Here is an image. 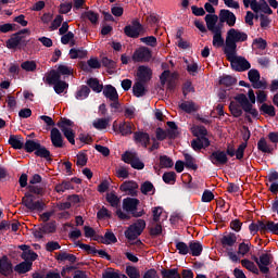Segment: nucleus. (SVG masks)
I'll return each mask as SVG.
<instances>
[{"label":"nucleus","instance_id":"nucleus-44","mask_svg":"<svg viewBox=\"0 0 278 278\" xmlns=\"http://www.w3.org/2000/svg\"><path fill=\"white\" fill-rule=\"evenodd\" d=\"M161 276L163 278H181V274H179L178 268H172V269L163 268L161 270Z\"/></svg>","mask_w":278,"mask_h":278},{"label":"nucleus","instance_id":"nucleus-26","mask_svg":"<svg viewBox=\"0 0 278 278\" xmlns=\"http://www.w3.org/2000/svg\"><path fill=\"white\" fill-rule=\"evenodd\" d=\"M257 149L258 151H261V153H267V155H273V153H275V149H277V146L271 147L270 143H268V141L262 137L258 141H257Z\"/></svg>","mask_w":278,"mask_h":278},{"label":"nucleus","instance_id":"nucleus-1","mask_svg":"<svg viewBox=\"0 0 278 278\" xmlns=\"http://www.w3.org/2000/svg\"><path fill=\"white\" fill-rule=\"evenodd\" d=\"M28 36H31V30H29V28H23L11 34L9 39L5 41L7 49L12 51H25V49H27V45H36L35 39H27Z\"/></svg>","mask_w":278,"mask_h":278},{"label":"nucleus","instance_id":"nucleus-61","mask_svg":"<svg viewBox=\"0 0 278 278\" xmlns=\"http://www.w3.org/2000/svg\"><path fill=\"white\" fill-rule=\"evenodd\" d=\"M140 42H143V45H147L148 47H157V38L155 36L142 37L140 38Z\"/></svg>","mask_w":278,"mask_h":278},{"label":"nucleus","instance_id":"nucleus-58","mask_svg":"<svg viewBox=\"0 0 278 278\" xmlns=\"http://www.w3.org/2000/svg\"><path fill=\"white\" fill-rule=\"evenodd\" d=\"M192 135L195 138H207V128L205 126H194L192 128Z\"/></svg>","mask_w":278,"mask_h":278},{"label":"nucleus","instance_id":"nucleus-3","mask_svg":"<svg viewBox=\"0 0 278 278\" xmlns=\"http://www.w3.org/2000/svg\"><path fill=\"white\" fill-rule=\"evenodd\" d=\"M226 60L230 62L231 68L237 71V73H244L251 68V63L244 59V56H236L237 51L235 52H224Z\"/></svg>","mask_w":278,"mask_h":278},{"label":"nucleus","instance_id":"nucleus-24","mask_svg":"<svg viewBox=\"0 0 278 278\" xmlns=\"http://www.w3.org/2000/svg\"><path fill=\"white\" fill-rule=\"evenodd\" d=\"M94 240L100 244H116V242H118V239H116V235H114L112 230H108L104 233V236H101V235L97 236Z\"/></svg>","mask_w":278,"mask_h":278},{"label":"nucleus","instance_id":"nucleus-57","mask_svg":"<svg viewBox=\"0 0 278 278\" xmlns=\"http://www.w3.org/2000/svg\"><path fill=\"white\" fill-rule=\"evenodd\" d=\"M140 191L142 194H155V187L151 181H144L140 187Z\"/></svg>","mask_w":278,"mask_h":278},{"label":"nucleus","instance_id":"nucleus-25","mask_svg":"<svg viewBox=\"0 0 278 278\" xmlns=\"http://www.w3.org/2000/svg\"><path fill=\"white\" fill-rule=\"evenodd\" d=\"M137 75H138L139 81L147 84V81H151L153 72L151 71V68H149L144 65H141L138 67Z\"/></svg>","mask_w":278,"mask_h":278},{"label":"nucleus","instance_id":"nucleus-31","mask_svg":"<svg viewBox=\"0 0 278 278\" xmlns=\"http://www.w3.org/2000/svg\"><path fill=\"white\" fill-rule=\"evenodd\" d=\"M61 79L60 73H58L55 70L49 71L43 77V81L45 84H48V86H54V84Z\"/></svg>","mask_w":278,"mask_h":278},{"label":"nucleus","instance_id":"nucleus-8","mask_svg":"<svg viewBox=\"0 0 278 278\" xmlns=\"http://www.w3.org/2000/svg\"><path fill=\"white\" fill-rule=\"evenodd\" d=\"M249 138H251V135L243 137L244 141L239 144L237 150L232 143H227L226 155H229V157L236 155L237 160H244V151H247V147H249Z\"/></svg>","mask_w":278,"mask_h":278},{"label":"nucleus","instance_id":"nucleus-51","mask_svg":"<svg viewBox=\"0 0 278 278\" xmlns=\"http://www.w3.org/2000/svg\"><path fill=\"white\" fill-rule=\"evenodd\" d=\"M62 45H70V47H75V34L73 31H67L61 37Z\"/></svg>","mask_w":278,"mask_h":278},{"label":"nucleus","instance_id":"nucleus-64","mask_svg":"<svg viewBox=\"0 0 278 278\" xmlns=\"http://www.w3.org/2000/svg\"><path fill=\"white\" fill-rule=\"evenodd\" d=\"M267 233H274L275 236H278V223L267 220Z\"/></svg>","mask_w":278,"mask_h":278},{"label":"nucleus","instance_id":"nucleus-34","mask_svg":"<svg viewBox=\"0 0 278 278\" xmlns=\"http://www.w3.org/2000/svg\"><path fill=\"white\" fill-rule=\"evenodd\" d=\"M213 35V47L216 49H220L225 45V39L223 38V29L219 28L217 30L211 31Z\"/></svg>","mask_w":278,"mask_h":278},{"label":"nucleus","instance_id":"nucleus-39","mask_svg":"<svg viewBox=\"0 0 278 278\" xmlns=\"http://www.w3.org/2000/svg\"><path fill=\"white\" fill-rule=\"evenodd\" d=\"M87 85L89 86V88H91L93 92H103V84L99 81V78H89L87 80Z\"/></svg>","mask_w":278,"mask_h":278},{"label":"nucleus","instance_id":"nucleus-60","mask_svg":"<svg viewBox=\"0 0 278 278\" xmlns=\"http://www.w3.org/2000/svg\"><path fill=\"white\" fill-rule=\"evenodd\" d=\"M163 181L170 186L175 185V181H177V174L175 172H165L163 174Z\"/></svg>","mask_w":278,"mask_h":278},{"label":"nucleus","instance_id":"nucleus-42","mask_svg":"<svg viewBox=\"0 0 278 278\" xmlns=\"http://www.w3.org/2000/svg\"><path fill=\"white\" fill-rule=\"evenodd\" d=\"M31 266H34V263L24 261L15 266V273H18V275H25V273H29V270H31Z\"/></svg>","mask_w":278,"mask_h":278},{"label":"nucleus","instance_id":"nucleus-54","mask_svg":"<svg viewBox=\"0 0 278 278\" xmlns=\"http://www.w3.org/2000/svg\"><path fill=\"white\" fill-rule=\"evenodd\" d=\"M132 92L135 97H144L146 89H144V83L143 81H137L132 86Z\"/></svg>","mask_w":278,"mask_h":278},{"label":"nucleus","instance_id":"nucleus-4","mask_svg":"<svg viewBox=\"0 0 278 278\" xmlns=\"http://www.w3.org/2000/svg\"><path fill=\"white\" fill-rule=\"evenodd\" d=\"M147 229V222L144 219H137L125 230V238L129 242H134V240H138L140 236H142V231Z\"/></svg>","mask_w":278,"mask_h":278},{"label":"nucleus","instance_id":"nucleus-55","mask_svg":"<svg viewBox=\"0 0 278 278\" xmlns=\"http://www.w3.org/2000/svg\"><path fill=\"white\" fill-rule=\"evenodd\" d=\"M81 18H87L92 25L99 23V14L93 11H86L81 14Z\"/></svg>","mask_w":278,"mask_h":278},{"label":"nucleus","instance_id":"nucleus-23","mask_svg":"<svg viewBox=\"0 0 278 278\" xmlns=\"http://www.w3.org/2000/svg\"><path fill=\"white\" fill-rule=\"evenodd\" d=\"M260 71L257 70H250L248 73V78L251 81L253 88H266V84L262 83V80H260Z\"/></svg>","mask_w":278,"mask_h":278},{"label":"nucleus","instance_id":"nucleus-12","mask_svg":"<svg viewBox=\"0 0 278 278\" xmlns=\"http://www.w3.org/2000/svg\"><path fill=\"white\" fill-rule=\"evenodd\" d=\"M153 52L148 47L141 46L132 53V62H151Z\"/></svg>","mask_w":278,"mask_h":278},{"label":"nucleus","instance_id":"nucleus-43","mask_svg":"<svg viewBox=\"0 0 278 278\" xmlns=\"http://www.w3.org/2000/svg\"><path fill=\"white\" fill-rule=\"evenodd\" d=\"M74 186L71 181L68 180H63L61 184H58L54 187L55 192H58L59 194H62V192H66V190H74Z\"/></svg>","mask_w":278,"mask_h":278},{"label":"nucleus","instance_id":"nucleus-35","mask_svg":"<svg viewBox=\"0 0 278 278\" xmlns=\"http://www.w3.org/2000/svg\"><path fill=\"white\" fill-rule=\"evenodd\" d=\"M112 118L110 117H102V118H97L93 121L92 125L94 129H98V131H103V129H106L110 127V122Z\"/></svg>","mask_w":278,"mask_h":278},{"label":"nucleus","instance_id":"nucleus-36","mask_svg":"<svg viewBox=\"0 0 278 278\" xmlns=\"http://www.w3.org/2000/svg\"><path fill=\"white\" fill-rule=\"evenodd\" d=\"M90 97V87L86 85H81L75 92V99L78 101H84V99H88Z\"/></svg>","mask_w":278,"mask_h":278},{"label":"nucleus","instance_id":"nucleus-49","mask_svg":"<svg viewBox=\"0 0 278 278\" xmlns=\"http://www.w3.org/2000/svg\"><path fill=\"white\" fill-rule=\"evenodd\" d=\"M40 147L39 142H36L31 139L26 140L25 144H24V149L26 151V153H36L38 151Z\"/></svg>","mask_w":278,"mask_h":278},{"label":"nucleus","instance_id":"nucleus-22","mask_svg":"<svg viewBox=\"0 0 278 278\" xmlns=\"http://www.w3.org/2000/svg\"><path fill=\"white\" fill-rule=\"evenodd\" d=\"M12 273H14L12 261L8 258V256H2L0 258V275H3V277H10Z\"/></svg>","mask_w":278,"mask_h":278},{"label":"nucleus","instance_id":"nucleus-16","mask_svg":"<svg viewBox=\"0 0 278 278\" xmlns=\"http://www.w3.org/2000/svg\"><path fill=\"white\" fill-rule=\"evenodd\" d=\"M138 182L134 180H126L119 186L121 192H125L128 197H138Z\"/></svg>","mask_w":278,"mask_h":278},{"label":"nucleus","instance_id":"nucleus-6","mask_svg":"<svg viewBox=\"0 0 278 278\" xmlns=\"http://www.w3.org/2000/svg\"><path fill=\"white\" fill-rule=\"evenodd\" d=\"M146 31L144 26L140 23V18L138 17L131 20V25H126L124 27V34L128 38H140V36H143Z\"/></svg>","mask_w":278,"mask_h":278},{"label":"nucleus","instance_id":"nucleus-62","mask_svg":"<svg viewBox=\"0 0 278 278\" xmlns=\"http://www.w3.org/2000/svg\"><path fill=\"white\" fill-rule=\"evenodd\" d=\"M126 275H128L129 278H140V270L138 269V267L127 266Z\"/></svg>","mask_w":278,"mask_h":278},{"label":"nucleus","instance_id":"nucleus-38","mask_svg":"<svg viewBox=\"0 0 278 278\" xmlns=\"http://www.w3.org/2000/svg\"><path fill=\"white\" fill-rule=\"evenodd\" d=\"M68 55L71 60H85V58H88V51L72 48Z\"/></svg>","mask_w":278,"mask_h":278},{"label":"nucleus","instance_id":"nucleus-5","mask_svg":"<svg viewBox=\"0 0 278 278\" xmlns=\"http://www.w3.org/2000/svg\"><path fill=\"white\" fill-rule=\"evenodd\" d=\"M56 126L61 129L64 138H66L70 144L75 146V130H73L75 123L66 117H61L56 123Z\"/></svg>","mask_w":278,"mask_h":278},{"label":"nucleus","instance_id":"nucleus-59","mask_svg":"<svg viewBox=\"0 0 278 278\" xmlns=\"http://www.w3.org/2000/svg\"><path fill=\"white\" fill-rule=\"evenodd\" d=\"M21 257L22 260H24V262H31V264H34V262L38 260V254L31 250H28V251H24Z\"/></svg>","mask_w":278,"mask_h":278},{"label":"nucleus","instance_id":"nucleus-63","mask_svg":"<svg viewBox=\"0 0 278 278\" xmlns=\"http://www.w3.org/2000/svg\"><path fill=\"white\" fill-rule=\"evenodd\" d=\"M220 86H226V88H229L230 86H233L236 84V78L231 76H223L219 79Z\"/></svg>","mask_w":278,"mask_h":278},{"label":"nucleus","instance_id":"nucleus-30","mask_svg":"<svg viewBox=\"0 0 278 278\" xmlns=\"http://www.w3.org/2000/svg\"><path fill=\"white\" fill-rule=\"evenodd\" d=\"M103 96L109 99V101H118V91L116 87L112 85H105L103 88Z\"/></svg>","mask_w":278,"mask_h":278},{"label":"nucleus","instance_id":"nucleus-27","mask_svg":"<svg viewBox=\"0 0 278 278\" xmlns=\"http://www.w3.org/2000/svg\"><path fill=\"white\" fill-rule=\"evenodd\" d=\"M204 21L206 23V27L208 31H216L218 29H222L220 26H216V23H218V15L206 14L204 17Z\"/></svg>","mask_w":278,"mask_h":278},{"label":"nucleus","instance_id":"nucleus-17","mask_svg":"<svg viewBox=\"0 0 278 278\" xmlns=\"http://www.w3.org/2000/svg\"><path fill=\"white\" fill-rule=\"evenodd\" d=\"M249 231H250L251 236H257V232H260L261 236H266L267 222H264V220L252 222L249 225Z\"/></svg>","mask_w":278,"mask_h":278},{"label":"nucleus","instance_id":"nucleus-19","mask_svg":"<svg viewBox=\"0 0 278 278\" xmlns=\"http://www.w3.org/2000/svg\"><path fill=\"white\" fill-rule=\"evenodd\" d=\"M134 141L136 144H139L143 149H147L149 144H151V136L144 131H135L134 132Z\"/></svg>","mask_w":278,"mask_h":278},{"label":"nucleus","instance_id":"nucleus-46","mask_svg":"<svg viewBox=\"0 0 278 278\" xmlns=\"http://www.w3.org/2000/svg\"><path fill=\"white\" fill-rule=\"evenodd\" d=\"M159 162L160 168H173V166H175L173 159H170L168 155H161L159 157Z\"/></svg>","mask_w":278,"mask_h":278},{"label":"nucleus","instance_id":"nucleus-20","mask_svg":"<svg viewBox=\"0 0 278 278\" xmlns=\"http://www.w3.org/2000/svg\"><path fill=\"white\" fill-rule=\"evenodd\" d=\"M219 22L226 23L228 27H233L236 25V14L227 9H222L219 11Z\"/></svg>","mask_w":278,"mask_h":278},{"label":"nucleus","instance_id":"nucleus-7","mask_svg":"<svg viewBox=\"0 0 278 278\" xmlns=\"http://www.w3.org/2000/svg\"><path fill=\"white\" fill-rule=\"evenodd\" d=\"M22 203L29 212H42L47 207L45 201L36 200V197L31 193H26L22 199Z\"/></svg>","mask_w":278,"mask_h":278},{"label":"nucleus","instance_id":"nucleus-52","mask_svg":"<svg viewBox=\"0 0 278 278\" xmlns=\"http://www.w3.org/2000/svg\"><path fill=\"white\" fill-rule=\"evenodd\" d=\"M264 12V14H273V9L268 5L266 0H260L256 4V11H254L256 14L257 12Z\"/></svg>","mask_w":278,"mask_h":278},{"label":"nucleus","instance_id":"nucleus-10","mask_svg":"<svg viewBox=\"0 0 278 278\" xmlns=\"http://www.w3.org/2000/svg\"><path fill=\"white\" fill-rule=\"evenodd\" d=\"M177 79H179V74L177 72L170 73L169 70H165L160 76L162 86L167 84V90H175L177 88Z\"/></svg>","mask_w":278,"mask_h":278},{"label":"nucleus","instance_id":"nucleus-18","mask_svg":"<svg viewBox=\"0 0 278 278\" xmlns=\"http://www.w3.org/2000/svg\"><path fill=\"white\" fill-rule=\"evenodd\" d=\"M50 140L52 146L55 149H64V137H62V132H60V129L52 128L50 131Z\"/></svg>","mask_w":278,"mask_h":278},{"label":"nucleus","instance_id":"nucleus-50","mask_svg":"<svg viewBox=\"0 0 278 278\" xmlns=\"http://www.w3.org/2000/svg\"><path fill=\"white\" fill-rule=\"evenodd\" d=\"M53 88H54V92L56 94H62L64 92H66V90H68V83L62 80V78L56 81L54 85H53Z\"/></svg>","mask_w":278,"mask_h":278},{"label":"nucleus","instance_id":"nucleus-48","mask_svg":"<svg viewBox=\"0 0 278 278\" xmlns=\"http://www.w3.org/2000/svg\"><path fill=\"white\" fill-rule=\"evenodd\" d=\"M185 157V166L186 168H189L190 170H197L199 168V165H197V161L192 155L186 153L184 154Z\"/></svg>","mask_w":278,"mask_h":278},{"label":"nucleus","instance_id":"nucleus-37","mask_svg":"<svg viewBox=\"0 0 278 278\" xmlns=\"http://www.w3.org/2000/svg\"><path fill=\"white\" fill-rule=\"evenodd\" d=\"M35 155L37 157H41L42 160H46L47 162H53V159L51 157V151H49L46 147H42L41 144L35 152Z\"/></svg>","mask_w":278,"mask_h":278},{"label":"nucleus","instance_id":"nucleus-21","mask_svg":"<svg viewBox=\"0 0 278 278\" xmlns=\"http://www.w3.org/2000/svg\"><path fill=\"white\" fill-rule=\"evenodd\" d=\"M155 137L156 140H159L160 142H163V140H166V138H168L169 140H175V138H177V132L170 129L157 127L155 129Z\"/></svg>","mask_w":278,"mask_h":278},{"label":"nucleus","instance_id":"nucleus-11","mask_svg":"<svg viewBox=\"0 0 278 278\" xmlns=\"http://www.w3.org/2000/svg\"><path fill=\"white\" fill-rule=\"evenodd\" d=\"M122 160L125 164H130L131 168H135L136 170H142V168H144V163L140 161V157H138V153L136 152H124L122 154Z\"/></svg>","mask_w":278,"mask_h":278},{"label":"nucleus","instance_id":"nucleus-13","mask_svg":"<svg viewBox=\"0 0 278 278\" xmlns=\"http://www.w3.org/2000/svg\"><path fill=\"white\" fill-rule=\"evenodd\" d=\"M134 129H136V126L131 122H114L113 123V131L115 134H121V136H131L134 134Z\"/></svg>","mask_w":278,"mask_h":278},{"label":"nucleus","instance_id":"nucleus-28","mask_svg":"<svg viewBox=\"0 0 278 278\" xmlns=\"http://www.w3.org/2000/svg\"><path fill=\"white\" fill-rule=\"evenodd\" d=\"M211 142L208 138H199L197 137L191 141V148L193 151H201L202 149H207Z\"/></svg>","mask_w":278,"mask_h":278},{"label":"nucleus","instance_id":"nucleus-53","mask_svg":"<svg viewBox=\"0 0 278 278\" xmlns=\"http://www.w3.org/2000/svg\"><path fill=\"white\" fill-rule=\"evenodd\" d=\"M241 265L243 266V268H247V270H250V273H254V275L260 274V269H257V266L255 265V263H253L250 260H247V258L242 260Z\"/></svg>","mask_w":278,"mask_h":278},{"label":"nucleus","instance_id":"nucleus-45","mask_svg":"<svg viewBox=\"0 0 278 278\" xmlns=\"http://www.w3.org/2000/svg\"><path fill=\"white\" fill-rule=\"evenodd\" d=\"M242 105L236 103V102H230L229 104V112L235 118H240L242 116Z\"/></svg>","mask_w":278,"mask_h":278},{"label":"nucleus","instance_id":"nucleus-33","mask_svg":"<svg viewBox=\"0 0 278 278\" xmlns=\"http://www.w3.org/2000/svg\"><path fill=\"white\" fill-rule=\"evenodd\" d=\"M179 108L182 110V112H186V114L199 112V105H197V103L193 101H184L179 104Z\"/></svg>","mask_w":278,"mask_h":278},{"label":"nucleus","instance_id":"nucleus-29","mask_svg":"<svg viewBox=\"0 0 278 278\" xmlns=\"http://www.w3.org/2000/svg\"><path fill=\"white\" fill-rule=\"evenodd\" d=\"M236 242H238V238L233 232H230L229 235H226L220 239V244L223 249H226V250L231 249V247H233Z\"/></svg>","mask_w":278,"mask_h":278},{"label":"nucleus","instance_id":"nucleus-56","mask_svg":"<svg viewBox=\"0 0 278 278\" xmlns=\"http://www.w3.org/2000/svg\"><path fill=\"white\" fill-rule=\"evenodd\" d=\"M176 251H178L179 255H188L190 253V244L184 241H176Z\"/></svg>","mask_w":278,"mask_h":278},{"label":"nucleus","instance_id":"nucleus-32","mask_svg":"<svg viewBox=\"0 0 278 278\" xmlns=\"http://www.w3.org/2000/svg\"><path fill=\"white\" fill-rule=\"evenodd\" d=\"M189 253L192 255V257H199L203 253V244L197 240L190 241Z\"/></svg>","mask_w":278,"mask_h":278},{"label":"nucleus","instance_id":"nucleus-9","mask_svg":"<svg viewBox=\"0 0 278 278\" xmlns=\"http://www.w3.org/2000/svg\"><path fill=\"white\" fill-rule=\"evenodd\" d=\"M138 205H140V200L136 198H126L123 200V210L129 212L134 218L144 216V210L138 212Z\"/></svg>","mask_w":278,"mask_h":278},{"label":"nucleus","instance_id":"nucleus-47","mask_svg":"<svg viewBox=\"0 0 278 278\" xmlns=\"http://www.w3.org/2000/svg\"><path fill=\"white\" fill-rule=\"evenodd\" d=\"M22 71L26 73H36V68H38V64L36 61H24L21 63Z\"/></svg>","mask_w":278,"mask_h":278},{"label":"nucleus","instance_id":"nucleus-41","mask_svg":"<svg viewBox=\"0 0 278 278\" xmlns=\"http://www.w3.org/2000/svg\"><path fill=\"white\" fill-rule=\"evenodd\" d=\"M23 138L17 135H11L9 138V144L12 147V149L21 150L23 149Z\"/></svg>","mask_w":278,"mask_h":278},{"label":"nucleus","instance_id":"nucleus-40","mask_svg":"<svg viewBox=\"0 0 278 278\" xmlns=\"http://www.w3.org/2000/svg\"><path fill=\"white\" fill-rule=\"evenodd\" d=\"M105 199L111 207H118L121 205V198H118L115 191L108 192Z\"/></svg>","mask_w":278,"mask_h":278},{"label":"nucleus","instance_id":"nucleus-2","mask_svg":"<svg viewBox=\"0 0 278 278\" xmlns=\"http://www.w3.org/2000/svg\"><path fill=\"white\" fill-rule=\"evenodd\" d=\"M249 40V35L244 31H240L236 28H230L227 31L226 36V45L224 48V52H235L238 51V42H247Z\"/></svg>","mask_w":278,"mask_h":278},{"label":"nucleus","instance_id":"nucleus-14","mask_svg":"<svg viewBox=\"0 0 278 278\" xmlns=\"http://www.w3.org/2000/svg\"><path fill=\"white\" fill-rule=\"evenodd\" d=\"M255 262L260 268V271L263 275H268L270 273L269 265L273 264V254L264 253L260 256V258L255 257Z\"/></svg>","mask_w":278,"mask_h":278},{"label":"nucleus","instance_id":"nucleus-15","mask_svg":"<svg viewBox=\"0 0 278 278\" xmlns=\"http://www.w3.org/2000/svg\"><path fill=\"white\" fill-rule=\"evenodd\" d=\"M210 162L214 164V166H225L227 162H229V157L227 156V152L223 150H216L212 152L208 156Z\"/></svg>","mask_w":278,"mask_h":278}]
</instances>
